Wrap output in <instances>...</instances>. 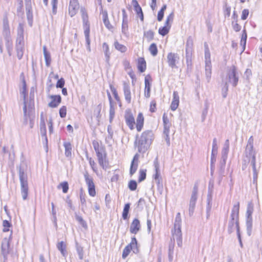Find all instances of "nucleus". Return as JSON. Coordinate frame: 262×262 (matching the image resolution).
<instances>
[{"instance_id": "nucleus-1", "label": "nucleus", "mask_w": 262, "mask_h": 262, "mask_svg": "<svg viewBox=\"0 0 262 262\" xmlns=\"http://www.w3.org/2000/svg\"><path fill=\"white\" fill-rule=\"evenodd\" d=\"M124 119L127 126L130 130H133L135 127L137 132H141L143 128L144 125V117L142 113L138 114L136 118V122L134 115L130 109L125 111L124 113Z\"/></svg>"}, {"instance_id": "nucleus-2", "label": "nucleus", "mask_w": 262, "mask_h": 262, "mask_svg": "<svg viewBox=\"0 0 262 262\" xmlns=\"http://www.w3.org/2000/svg\"><path fill=\"white\" fill-rule=\"evenodd\" d=\"M154 139V134L151 130H146L142 132L140 138L135 141V145L138 152L144 154L147 152Z\"/></svg>"}, {"instance_id": "nucleus-3", "label": "nucleus", "mask_w": 262, "mask_h": 262, "mask_svg": "<svg viewBox=\"0 0 262 262\" xmlns=\"http://www.w3.org/2000/svg\"><path fill=\"white\" fill-rule=\"evenodd\" d=\"M82 26L84 30V34L87 45L90 48V23L89 19V15L86 9L82 7L80 9Z\"/></svg>"}, {"instance_id": "nucleus-4", "label": "nucleus", "mask_w": 262, "mask_h": 262, "mask_svg": "<svg viewBox=\"0 0 262 262\" xmlns=\"http://www.w3.org/2000/svg\"><path fill=\"white\" fill-rule=\"evenodd\" d=\"M162 119L163 122V137L166 141L167 145L169 146L170 144V127L171 126V123L167 114L166 113L163 114Z\"/></svg>"}, {"instance_id": "nucleus-5", "label": "nucleus", "mask_w": 262, "mask_h": 262, "mask_svg": "<svg viewBox=\"0 0 262 262\" xmlns=\"http://www.w3.org/2000/svg\"><path fill=\"white\" fill-rule=\"evenodd\" d=\"M253 136L250 137L246 146V157L249 158V161H251L253 168L255 169L256 167V156L255 152L253 150Z\"/></svg>"}, {"instance_id": "nucleus-6", "label": "nucleus", "mask_w": 262, "mask_h": 262, "mask_svg": "<svg viewBox=\"0 0 262 262\" xmlns=\"http://www.w3.org/2000/svg\"><path fill=\"white\" fill-rule=\"evenodd\" d=\"M132 250L135 253H138L139 252L138 242L135 237H132L130 243L124 248L122 254V258L123 259L126 258Z\"/></svg>"}, {"instance_id": "nucleus-7", "label": "nucleus", "mask_w": 262, "mask_h": 262, "mask_svg": "<svg viewBox=\"0 0 262 262\" xmlns=\"http://www.w3.org/2000/svg\"><path fill=\"white\" fill-rule=\"evenodd\" d=\"M227 76L229 81L232 83L233 86L235 87L237 85L238 82L237 69L235 66L232 65L228 68Z\"/></svg>"}, {"instance_id": "nucleus-8", "label": "nucleus", "mask_w": 262, "mask_h": 262, "mask_svg": "<svg viewBox=\"0 0 262 262\" xmlns=\"http://www.w3.org/2000/svg\"><path fill=\"white\" fill-rule=\"evenodd\" d=\"M173 18L174 14L173 13H171L167 16L164 24V26L159 28L158 30V33L159 34L164 36L169 33L171 27V24L173 21Z\"/></svg>"}, {"instance_id": "nucleus-9", "label": "nucleus", "mask_w": 262, "mask_h": 262, "mask_svg": "<svg viewBox=\"0 0 262 262\" xmlns=\"http://www.w3.org/2000/svg\"><path fill=\"white\" fill-rule=\"evenodd\" d=\"M19 177L21 185V195L23 199L25 200L27 199L28 194V185L27 178L24 171L19 172Z\"/></svg>"}, {"instance_id": "nucleus-10", "label": "nucleus", "mask_w": 262, "mask_h": 262, "mask_svg": "<svg viewBox=\"0 0 262 262\" xmlns=\"http://www.w3.org/2000/svg\"><path fill=\"white\" fill-rule=\"evenodd\" d=\"M21 95L24 97V107H23V112L25 116L27 115L28 109L29 110H32L34 108V103L33 100H31L29 102L26 100L28 92L27 90H26V86L25 83L24 84L23 90L21 92Z\"/></svg>"}, {"instance_id": "nucleus-11", "label": "nucleus", "mask_w": 262, "mask_h": 262, "mask_svg": "<svg viewBox=\"0 0 262 262\" xmlns=\"http://www.w3.org/2000/svg\"><path fill=\"white\" fill-rule=\"evenodd\" d=\"M171 241H177L178 246L182 245V234L180 225H174L173 229L171 230Z\"/></svg>"}, {"instance_id": "nucleus-12", "label": "nucleus", "mask_w": 262, "mask_h": 262, "mask_svg": "<svg viewBox=\"0 0 262 262\" xmlns=\"http://www.w3.org/2000/svg\"><path fill=\"white\" fill-rule=\"evenodd\" d=\"M85 181L88 186V192L90 196L94 197L96 194L95 185L93 178L90 176L88 172L84 174Z\"/></svg>"}, {"instance_id": "nucleus-13", "label": "nucleus", "mask_w": 262, "mask_h": 262, "mask_svg": "<svg viewBox=\"0 0 262 262\" xmlns=\"http://www.w3.org/2000/svg\"><path fill=\"white\" fill-rule=\"evenodd\" d=\"M12 241V236L10 235L9 236L5 237L3 239L1 243V251L2 253L5 257H6L7 255L10 251V243Z\"/></svg>"}, {"instance_id": "nucleus-14", "label": "nucleus", "mask_w": 262, "mask_h": 262, "mask_svg": "<svg viewBox=\"0 0 262 262\" xmlns=\"http://www.w3.org/2000/svg\"><path fill=\"white\" fill-rule=\"evenodd\" d=\"M79 9L78 0H70L68 8V13L72 17L75 16Z\"/></svg>"}, {"instance_id": "nucleus-15", "label": "nucleus", "mask_w": 262, "mask_h": 262, "mask_svg": "<svg viewBox=\"0 0 262 262\" xmlns=\"http://www.w3.org/2000/svg\"><path fill=\"white\" fill-rule=\"evenodd\" d=\"M50 101L48 106L51 108H56L59 106L62 101V98L59 95H50L48 96Z\"/></svg>"}, {"instance_id": "nucleus-16", "label": "nucleus", "mask_w": 262, "mask_h": 262, "mask_svg": "<svg viewBox=\"0 0 262 262\" xmlns=\"http://www.w3.org/2000/svg\"><path fill=\"white\" fill-rule=\"evenodd\" d=\"M92 145L96 152V156L106 152L105 146L101 141L98 140H93Z\"/></svg>"}, {"instance_id": "nucleus-17", "label": "nucleus", "mask_w": 262, "mask_h": 262, "mask_svg": "<svg viewBox=\"0 0 262 262\" xmlns=\"http://www.w3.org/2000/svg\"><path fill=\"white\" fill-rule=\"evenodd\" d=\"M100 166L104 169L108 167L109 162L107 159V153L105 152L96 156Z\"/></svg>"}, {"instance_id": "nucleus-18", "label": "nucleus", "mask_w": 262, "mask_h": 262, "mask_svg": "<svg viewBox=\"0 0 262 262\" xmlns=\"http://www.w3.org/2000/svg\"><path fill=\"white\" fill-rule=\"evenodd\" d=\"M100 5H101V0H100ZM101 14L102 15V18L103 20V22L106 27V28H107L108 30H111L113 29V26L111 24L109 19H108V13L106 10H103L102 6L101 5Z\"/></svg>"}, {"instance_id": "nucleus-19", "label": "nucleus", "mask_w": 262, "mask_h": 262, "mask_svg": "<svg viewBox=\"0 0 262 262\" xmlns=\"http://www.w3.org/2000/svg\"><path fill=\"white\" fill-rule=\"evenodd\" d=\"M136 62L137 68L139 72L141 73L145 72L147 69V63L144 57H138Z\"/></svg>"}, {"instance_id": "nucleus-20", "label": "nucleus", "mask_w": 262, "mask_h": 262, "mask_svg": "<svg viewBox=\"0 0 262 262\" xmlns=\"http://www.w3.org/2000/svg\"><path fill=\"white\" fill-rule=\"evenodd\" d=\"M139 155L138 154L135 155L133 159L131 162L130 166L129 168V174L132 176L137 171L138 167Z\"/></svg>"}, {"instance_id": "nucleus-21", "label": "nucleus", "mask_w": 262, "mask_h": 262, "mask_svg": "<svg viewBox=\"0 0 262 262\" xmlns=\"http://www.w3.org/2000/svg\"><path fill=\"white\" fill-rule=\"evenodd\" d=\"M167 62L168 65L172 68L176 67V63L179 57L177 54L174 53H169L167 54Z\"/></svg>"}, {"instance_id": "nucleus-22", "label": "nucleus", "mask_w": 262, "mask_h": 262, "mask_svg": "<svg viewBox=\"0 0 262 262\" xmlns=\"http://www.w3.org/2000/svg\"><path fill=\"white\" fill-rule=\"evenodd\" d=\"M173 98L170 105V108L175 111L179 106L180 98L178 92L174 91L172 94Z\"/></svg>"}, {"instance_id": "nucleus-23", "label": "nucleus", "mask_w": 262, "mask_h": 262, "mask_svg": "<svg viewBox=\"0 0 262 262\" xmlns=\"http://www.w3.org/2000/svg\"><path fill=\"white\" fill-rule=\"evenodd\" d=\"M141 225L138 219H134L131 223L129 231L132 234H136L140 230Z\"/></svg>"}, {"instance_id": "nucleus-24", "label": "nucleus", "mask_w": 262, "mask_h": 262, "mask_svg": "<svg viewBox=\"0 0 262 262\" xmlns=\"http://www.w3.org/2000/svg\"><path fill=\"white\" fill-rule=\"evenodd\" d=\"M123 93L124 95V98L127 103L129 104L132 101V94L130 86L125 84L123 86Z\"/></svg>"}, {"instance_id": "nucleus-25", "label": "nucleus", "mask_w": 262, "mask_h": 262, "mask_svg": "<svg viewBox=\"0 0 262 262\" xmlns=\"http://www.w3.org/2000/svg\"><path fill=\"white\" fill-rule=\"evenodd\" d=\"M239 203L237 202L233 206L231 211V216L232 220H237L239 216Z\"/></svg>"}, {"instance_id": "nucleus-26", "label": "nucleus", "mask_w": 262, "mask_h": 262, "mask_svg": "<svg viewBox=\"0 0 262 262\" xmlns=\"http://www.w3.org/2000/svg\"><path fill=\"white\" fill-rule=\"evenodd\" d=\"M123 12V20L122 24V32L124 34H126L128 30V21H127V15L126 14L125 10L123 9L122 10Z\"/></svg>"}, {"instance_id": "nucleus-27", "label": "nucleus", "mask_w": 262, "mask_h": 262, "mask_svg": "<svg viewBox=\"0 0 262 262\" xmlns=\"http://www.w3.org/2000/svg\"><path fill=\"white\" fill-rule=\"evenodd\" d=\"M114 46L115 49L120 52L121 53H125L127 51V47L125 45L120 43L118 41H115L114 42Z\"/></svg>"}, {"instance_id": "nucleus-28", "label": "nucleus", "mask_w": 262, "mask_h": 262, "mask_svg": "<svg viewBox=\"0 0 262 262\" xmlns=\"http://www.w3.org/2000/svg\"><path fill=\"white\" fill-rule=\"evenodd\" d=\"M107 96H108V98L110 104L111 105L110 110V121H112L115 116V111L114 108L112 106L113 99H112V98L111 94L109 92H107Z\"/></svg>"}, {"instance_id": "nucleus-29", "label": "nucleus", "mask_w": 262, "mask_h": 262, "mask_svg": "<svg viewBox=\"0 0 262 262\" xmlns=\"http://www.w3.org/2000/svg\"><path fill=\"white\" fill-rule=\"evenodd\" d=\"M110 90L112 93V94H113L114 96V98L115 99V100L119 103H120V106H121V99H120V98L119 97V95H118V92H117V91L116 90V89L115 88V87L113 85V84H110Z\"/></svg>"}, {"instance_id": "nucleus-30", "label": "nucleus", "mask_w": 262, "mask_h": 262, "mask_svg": "<svg viewBox=\"0 0 262 262\" xmlns=\"http://www.w3.org/2000/svg\"><path fill=\"white\" fill-rule=\"evenodd\" d=\"M65 148V155L67 157H71L72 155V145L70 142H65L63 144Z\"/></svg>"}, {"instance_id": "nucleus-31", "label": "nucleus", "mask_w": 262, "mask_h": 262, "mask_svg": "<svg viewBox=\"0 0 262 262\" xmlns=\"http://www.w3.org/2000/svg\"><path fill=\"white\" fill-rule=\"evenodd\" d=\"M43 54H44V57H45L46 65L47 66H49L51 63V61L50 54L47 51V48L45 46L43 47Z\"/></svg>"}, {"instance_id": "nucleus-32", "label": "nucleus", "mask_w": 262, "mask_h": 262, "mask_svg": "<svg viewBox=\"0 0 262 262\" xmlns=\"http://www.w3.org/2000/svg\"><path fill=\"white\" fill-rule=\"evenodd\" d=\"M149 51L153 56H156L158 53L157 45L155 43H151L149 47Z\"/></svg>"}, {"instance_id": "nucleus-33", "label": "nucleus", "mask_w": 262, "mask_h": 262, "mask_svg": "<svg viewBox=\"0 0 262 262\" xmlns=\"http://www.w3.org/2000/svg\"><path fill=\"white\" fill-rule=\"evenodd\" d=\"M58 189H62V192L64 193L68 192L69 190V184L68 182L64 181L60 183L57 186Z\"/></svg>"}, {"instance_id": "nucleus-34", "label": "nucleus", "mask_w": 262, "mask_h": 262, "mask_svg": "<svg viewBox=\"0 0 262 262\" xmlns=\"http://www.w3.org/2000/svg\"><path fill=\"white\" fill-rule=\"evenodd\" d=\"M57 248L61 254L64 256L66 254V245L64 242H60L57 244Z\"/></svg>"}, {"instance_id": "nucleus-35", "label": "nucleus", "mask_w": 262, "mask_h": 262, "mask_svg": "<svg viewBox=\"0 0 262 262\" xmlns=\"http://www.w3.org/2000/svg\"><path fill=\"white\" fill-rule=\"evenodd\" d=\"M166 8H167V6L166 5H164L162 7L161 9L158 12V15H157V20L159 21H161L163 19V17H164V12L166 10Z\"/></svg>"}, {"instance_id": "nucleus-36", "label": "nucleus", "mask_w": 262, "mask_h": 262, "mask_svg": "<svg viewBox=\"0 0 262 262\" xmlns=\"http://www.w3.org/2000/svg\"><path fill=\"white\" fill-rule=\"evenodd\" d=\"M253 210V205L252 202H249L248 204L247 210L246 212L247 216L248 219H251Z\"/></svg>"}, {"instance_id": "nucleus-37", "label": "nucleus", "mask_w": 262, "mask_h": 262, "mask_svg": "<svg viewBox=\"0 0 262 262\" xmlns=\"http://www.w3.org/2000/svg\"><path fill=\"white\" fill-rule=\"evenodd\" d=\"M134 10L136 12L137 16L140 18L141 21H144V15L140 6L134 8Z\"/></svg>"}, {"instance_id": "nucleus-38", "label": "nucleus", "mask_w": 262, "mask_h": 262, "mask_svg": "<svg viewBox=\"0 0 262 262\" xmlns=\"http://www.w3.org/2000/svg\"><path fill=\"white\" fill-rule=\"evenodd\" d=\"M139 176L138 179V182L140 183L142 181H144L146 177V170L141 169L139 170Z\"/></svg>"}, {"instance_id": "nucleus-39", "label": "nucleus", "mask_w": 262, "mask_h": 262, "mask_svg": "<svg viewBox=\"0 0 262 262\" xmlns=\"http://www.w3.org/2000/svg\"><path fill=\"white\" fill-rule=\"evenodd\" d=\"M129 204H126L125 205L122 212V217L124 220H126L128 218V214L129 212Z\"/></svg>"}, {"instance_id": "nucleus-40", "label": "nucleus", "mask_w": 262, "mask_h": 262, "mask_svg": "<svg viewBox=\"0 0 262 262\" xmlns=\"http://www.w3.org/2000/svg\"><path fill=\"white\" fill-rule=\"evenodd\" d=\"M155 167L156 172L155 174L154 175V178L155 180L158 181V183H159L161 177L158 164H156Z\"/></svg>"}, {"instance_id": "nucleus-41", "label": "nucleus", "mask_w": 262, "mask_h": 262, "mask_svg": "<svg viewBox=\"0 0 262 262\" xmlns=\"http://www.w3.org/2000/svg\"><path fill=\"white\" fill-rule=\"evenodd\" d=\"M59 114L61 118H65L67 114V107L66 105L61 106L59 110Z\"/></svg>"}, {"instance_id": "nucleus-42", "label": "nucleus", "mask_w": 262, "mask_h": 262, "mask_svg": "<svg viewBox=\"0 0 262 262\" xmlns=\"http://www.w3.org/2000/svg\"><path fill=\"white\" fill-rule=\"evenodd\" d=\"M102 49L106 58L108 60L110 59V49L108 45L106 42L103 43Z\"/></svg>"}, {"instance_id": "nucleus-43", "label": "nucleus", "mask_w": 262, "mask_h": 262, "mask_svg": "<svg viewBox=\"0 0 262 262\" xmlns=\"http://www.w3.org/2000/svg\"><path fill=\"white\" fill-rule=\"evenodd\" d=\"M144 36L148 40H151L154 37V32L152 30H148L145 32Z\"/></svg>"}, {"instance_id": "nucleus-44", "label": "nucleus", "mask_w": 262, "mask_h": 262, "mask_svg": "<svg viewBox=\"0 0 262 262\" xmlns=\"http://www.w3.org/2000/svg\"><path fill=\"white\" fill-rule=\"evenodd\" d=\"M3 232H8L9 231V228L11 226V223L7 220H4L3 221Z\"/></svg>"}, {"instance_id": "nucleus-45", "label": "nucleus", "mask_w": 262, "mask_h": 262, "mask_svg": "<svg viewBox=\"0 0 262 262\" xmlns=\"http://www.w3.org/2000/svg\"><path fill=\"white\" fill-rule=\"evenodd\" d=\"M128 188L131 191H135L137 188V183L135 180H130L128 184Z\"/></svg>"}, {"instance_id": "nucleus-46", "label": "nucleus", "mask_w": 262, "mask_h": 262, "mask_svg": "<svg viewBox=\"0 0 262 262\" xmlns=\"http://www.w3.org/2000/svg\"><path fill=\"white\" fill-rule=\"evenodd\" d=\"M88 161H89V164L91 166V167L92 169V170H93V171L95 172H96L97 171L96 163L95 162V161L92 158H88Z\"/></svg>"}, {"instance_id": "nucleus-47", "label": "nucleus", "mask_w": 262, "mask_h": 262, "mask_svg": "<svg viewBox=\"0 0 262 262\" xmlns=\"http://www.w3.org/2000/svg\"><path fill=\"white\" fill-rule=\"evenodd\" d=\"M152 80L151 77L150 75H147L145 77V88H150L151 81Z\"/></svg>"}, {"instance_id": "nucleus-48", "label": "nucleus", "mask_w": 262, "mask_h": 262, "mask_svg": "<svg viewBox=\"0 0 262 262\" xmlns=\"http://www.w3.org/2000/svg\"><path fill=\"white\" fill-rule=\"evenodd\" d=\"M157 110V102L155 100H152L149 105V111L151 113H155Z\"/></svg>"}, {"instance_id": "nucleus-49", "label": "nucleus", "mask_w": 262, "mask_h": 262, "mask_svg": "<svg viewBox=\"0 0 262 262\" xmlns=\"http://www.w3.org/2000/svg\"><path fill=\"white\" fill-rule=\"evenodd\" d=\"M51 78H54L55 79H58V75L57 74L54 75L53 73H51L48 79V82L49 83V86L52 87L53 85V83L52 82Z\"/></svg>"}, {"instance_id": "nucleus-50", "label": "nucleus", "mask_w": 262, "mask_h": 262, "mask_svg": "<svg viewBox=\"0 0 262 262\" xmlns=\"http://www.w3.org/2000/svg\"><path fill=\"white\" fill-rule=\"evenodd\" d=\"M64 79L63 78H61L60 79L58 80L56 83V86L57 88H63L64 87Z\"/></svg>"}, {"instance_id": "nucleus-51", "label": "nucleus", "mask_w": 262, "mask_h": 262, "mask_svg": "<svg viewBox=\"0 0 262 262\" xmlns=\"http://www.w3.org/2000/svg\"><path fill=\"white\" fill-rule=\"evenodd\" d=\"M249 14V10L247 9H244L242 12L241 19L242 20H246Z\"/></svg>"}, {"instance_id": "nucleus-52", "label": "nucleus", "mask_w": 262, "mask_h": 262, "mask_svg": "<svg viewBox=\"0 0 262 262\" xmlns=\"http://www.w3.org/2000/svg\"><path fill=\"white\" fill-rule=\"evenodd\" d=\"M197 199V187H194V190L192 192L191 198V202H192L193 203H195Z\"/></svg>"}, {"instance_id": "nucleus-53", "label": "nucleus", "mask_w": 262, "mask_h": 262, "mask_svg": "<svg viewBox=\"0 0 262 262\" xmlns=\"http://www.w3.org/2000/svg\"><path fill=\"white\" fill-rule=\"evenodd\" d=\"M232 27L236 32H238L241 29V26L237 23V21H233L232 23Z\"/></svg>"}, {"instance_id": "nucleus-54", "label": "nucleus", "mask_w": 262, "mask_h": 262, "mask_svg": "<svg viewBox=\"0 0 262 262\" xmlns=\"http://www.w3.org/2000/svg\"><path fill=\"white\" fill-rule=\"evenodd\" d=\"M24 55V48L20 47L17 49V56L19 59H21Z\"/></svg>"}, {"instance_id": "nucleus-55", "label": "nucleus", "mask_w": 262, "mask_h": 262, "mask_svg": "<svg viewBox=\"0 0 262 262\" xmlns=\"http://www.w3.org/2000/svg\"><path fill=\"white\" fill-rule=\"evenodd\" d=\"M80 200L81 203L82 205H84L86 203V200H85V194L84 192H83L82 191H81L80 193Z\"/></svg>"}, {"instance_id": "nucleus-56", "label": "nucleus", "mask_w": 262, "mask_h": 262, "mask_svg": "<svg viewBox=\"0 0 262 262\" xmlns=\"http://www.w3.org/2000/svg\"><path fill=\"white\" fill-rule=\"evenodd\" d=\"M76 220L83 227H86V223L81 216H77Z\"/></svg>"}, {"instance_id": "nucleus-57", "label": "nucleus", "mask_w": 262, "mask_h": 262, "mask_svg": "<svg viewBox=\"0 0 262 262\" xmlns=\"http://www.w3.org/2000/svg\"><path fill=\"white\" fill-rule=\"evenodd\" d=\"M181 214L180 212H178L177 214L174 225H181Z\"/></svg>"}, {"instance_id": "nucleus-58", "label": "nucleus", "mask_w": 262, "mask_h": 262, "mask_svg": "<svg viewBox=\"0 0 262 262\" xmlns=\"http://www.w3.org/2000/svg\"><path fill=\"white\" fill-rule=\"evenodd\" d=\"M123 66L125 70L132 69V66L129 61L125 60L123 62Z\"/></svg>"}, {"instance_id": "nucleus-59", "label": "nucleus", "mask_w": 262, "mask_h": 262, "mask_svg": "<svg viewBox=\"0 0 262 262\" xmlns=\"http://www.w3.org/2000/svg\"><path fill=\"white\" fill-rule=\"evenodd\" d=\"M144 95L146 98H149L150 96V88H145Z\"/></svg>"}, {"instance_id": "nucleus-60", "label": "nucleus", "mask_w": 262, "mask_h": 262, "mask_svg": "<svg viewBox=\"0 0 262 262\" xmlns=\"http://www.w3.org/2000/svg\"><path fill=\"white\" fill-rule=\"evenodd\" d=\"M157 7V0H151V3L150 4V7L152 10L156 9Z\"/></svg>"}, {"instance_id": "nucleus-61", "label": "nucleus", "mask_w": 262, "mask_h": 262, "mask_svg": "<svg viewBox=\"0 0 262 262\" xmlns=\"http://www.w3.org/2000/svg\"><path fill=\"white\" fill-rule=\"evenodd\" d=\"M119 176L118 174H114L113 177L111 178L112 182H117L119 179Z\"/></svg>"}, {"instance_id": "nucleus-62", "label": "nucleus", "mask_w": 262, "mask_h": 262, "mask_svg": "<svg viewBox=\"0 0 262 262\" xmlns=\"http://www.w3.org/2000/svg\"><path fill=\"white\" fill-rule=\"evenodd\" d=\"M128 75L130 76V77L131 78V79H132V82L136 80V76H135V74H134V72H133V71L130 72L128 73Z\"/></svg>"}, {"instance_id": "nucleus-63", "label": "nucleus", "mask_w": 262, "mask_h": 262, "mask_svg": "<svg viewBox=\"0 0 262 262\" xmlns=\"http://www.w3.org/2000/svg\"><path fill=\"white\" fill-rule=\"evenodd\" d=\"M147 229L149 232L151 231V221L150 220H147Z\"/></svg>"}, {"instance_id": "nucleus-64", "label": "nucleus", "mask_w": 262, "mask_h": 262, "mask_svg": "<svg viewBox=\"0 0 262 262\" xmlns=\"http://www.w3.org/2000/svg\"><path fill=\"white\" fill-rule=\"evenodd\" d=\"M132 4L133 5L134 8L140 6L137 0H132Z\"/></svg>"}]
</instances>
